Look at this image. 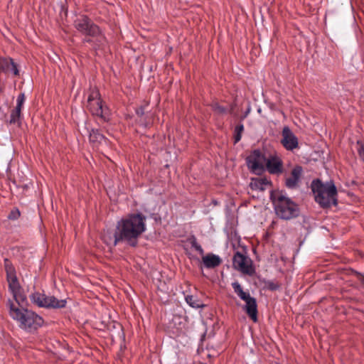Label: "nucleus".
<instances>
[{
	"label": "nucleus",
	"instance_id": "1",
	"mask_svg": "<svg viewBox=\"0 0 364 364\" xmlns=\"http://www.w3.org/2000/svg\"><path fill=\"white\" fill-rule=\"evenodd\" d=\"M146 217L141 213L131 214L118 221L114 232L107 231L103 235L104 241L109 245L116 246L122 241L135 247L138 238L145 231Z\"/></svg>",
	"mask_w": 364,
	"mask_h": 364
},
{
	"label": "nucleus",
	"instance_id": "2",
	"mask_svg": "<svg viewBox=\"0 0 364 364\" xmlns=\"http://www.w3.org/2000/svg\"><path fill=\"white\" fill-rule=\"evenodd\" d=\"M9 315L19 323L21 328L32 332L43 326V319L41 316L28 309H20L9 301Z\"/></svg>",
	"mask_w": 364,
	"mask_h": 364
},
{
	"label": "nucleus",
	"instance_id": "3",
	"mask_svg": "<svg viewBox=\"0 0 364 364\" xmlns=\"http://www.w3.org/2000/svg\"><path fill=\"white\" fill-rule=\"evenodd\" d=\"M311 189L316 201L322 207L328 208L331 205H336L337 190L333 182L323 183L317 179L312 182Z\"/></svg>",
	"mask_w": 364,
	"mask_h": 364
},
{
	"label": "nucleus",
	"instance_id": "4",
	"mask_svg": "<svg viewBox=\"0 0 364 364\" xmlns=\"http://www.w3.org/2000/svg\"><path fill=\"white\" fill-rule=\"evenodd\" d=\"M276 214L282 219L290 220L296 218L299 214L298 205L288 197L279 192L271 194Z\"/></svg>",
	"mask_w": 364,
	"mask_h": 364
},
{
	"label": "nucleus",
	"instance_id": "5",
	"mask_svg": "<svg viewBox=\"0 0 364 364\" xmlns=\"http://www.w3.org/2000/svg\"><path fill=\"white\" fill-rule=\"evenodd\" d=\"M87 108L92 115L99 117L103 121L109 120L110 111L103 105V101L99 90L97 88H91L87 97Z\"/></svg>",
	"mask_w": 364,
	"mask_h": 364
},
{
	"label": "nucleus",
	"instance_id": "6",
	"mask_svg": "<svg viewBox=\"0 0 364 364\" xmlns=\"http://www.w3.org/2000/svg\"><path fill=\"white\" fill-rule=\"evenodd\" d=\"M4 269L6 273L9 288L14 299L18 304L23 303L26 297L22 293L21 287L16 277V269L11 262L8 259H4Z\"/></svg>",
	"mask_w": 364,
	"mask_h": 364
},
{
	"label": "nucleus",
	"instance_id": "7",
	"mask_svg": "<svg viewBox=\"0 0 364 364\" xmlns=\"http://www.w3.org/2000/svg\"><path fill=\"white\" fill-rule=\"evenodd\" d=\"M235 293L245 302L243 309L248 316L254 321H257V304L256 299L252 297L249 292L243 291L241 285L235 282L232 284Z\"/></svg>",
	"mask_w": 364,
	"mask_h": 364
},
{
	"label": "nucleus",
	"instance_id": "8",
	"mask_svg": "<svg viewBox=\"0 0 364 364\" xmlns=\"http://www.w3.org/2000/svg\"><path fill=\"white\" fill-rule=\"evenodd\" d=\"M31 299L37 306L45 308H63L67 303L65 299L59 300L53 296H46L39 292L32 294Z\"/></svg>",
	"mask_w": 364,
	"mask_h": 364
},
{
	"label": "nucleus",
	"instance_id": "9",
	"mask_svg": "<svg viewBox=\"0 0 364 364\" xmlns=\"http://www.w3.org/2000/svg\"><path fill=\"white\" fill-rule=\"evenodd\" d=\"M266 156L259 150L253 151L247 157V164L249 169L257 174H260L264 170Z\"/></svg>",
	"mask_w": 364,
	"mask_h": 364
},
{
	"label": "nucleus",
	"instance_id": "10",
	"mask_svg": "<svg viewBox=\"0 0 364 364\" xmlns=\"http://www.w3.org/2000/svg\"><path fill=\"white\" fill-rule=\"evenodd\" d=\"M232 266L244 274L251 276L255 273L252 260L239 252H237L233 257Z\"/></svg>",
	"mask_w": 364,
	"mask_h": 364
},
{
	"label": "nucleus",
	"instance_id": "11",
	"mask_svg": "<svg viewBox=\"0 0 364 364\" xmlns=\"http://www.w3.org/2000/svg\"><path fill=\"white\" fill-rule=\"evenodd\" d=\"M77 31L87 36H95L100 33L99 27L94 24L87 16H80L75 21Z\"/></svg>",
	"mask_w": 364,
	"mask_h": 364
},
{
	"label": "nucleus",
	"instance_id": "12",
	"mask_svg": "<svg viewBox=\"0 0 364 364\" xmlns=\"http://www.w3.org/2000/svg\"><path fill=\"white\" fill-rule=\"evenodd\" d=\"M280 142L288 151H293L299 147L298 138L287 126H285L282 129Z\"/></svg>",
	"mask_w": 364,
	"mask_h": 364
},
{
	"label": "nucleus",
	"instance_id": "13",
	"mask_svg": "<svg viewBox=\"0 0 364 364\" xmlns=\"http://www.w3.org/2000/svg\"><path fill=\"white\" fill-rule=\"evenodd\" d=\"M265 168L269 173L279 175L283 171L282 160L277 154H271L266 158Z\"/></svg>",
	"mask_w": 364,
	"mask_h": 364
},
{
	"label": "nucleus",
	"instance_id": "14",
	"mask_svg": "<svg viewBox=\"0 0 364 364\" xmlns=\"http://www.w3.org/2000/svg\"><path fill=\"white\" fill-rule=\"evenodd\" d=\"M303 173V168L301 166H295L290 173L287 175L285 185L289 188H294L298 186Z\"/></svg>",
	"mask_w": 364,
	"mask_h": 364
},
{
	"label": "nucleus",
	"instance_id": "15",
	"mask_svg": "<svg viewBox=\"0 0 364 364\" xmlns=\"http://www.w3.org/2000/svg\"><path fill=\"white\" fill-rule=\"evenodd\" d=\"M24 93H21L17 97V104L16 107L11 111L10 117V124H15L18 122L21 117V112L22 106L25 102Z\"/></svg>",
	"mask_w": 364,
	"mask_h": 364
},
{
	"label": "nucleus",
	"instance_id": "16",
	"mask_svg": "<svg viewBox=\"0 0 364 364\" xmlns=\"http://www.w3.org/2000/svg\"><path fill=\"white\" fill-rule=\"evenodd\" d=\"M250 186L252 190L263 191L272 187V182L266 178H252Z\"/></svg>",
	"mask_w": 364,
	"mask_h": 364
},
{
	"label": "nucleus",
	"instance_id": "17",
	"mask_svg": "<svg viewBox=\"0 0 364 364\" xmlns=\"http://www.w3.org/2000/svg\"><path fill=\"white\" fill-rule=\"evenodd\" d=\"M10 70H12L15 75H18L17 66L11 58H0V72L7 73Z\"/></svg>",
	"mask_w": 364,
	"mask_h": 364
},
{
	"label": "nucleus",
	"instance_id": "18",
	"mask_svg": "<svg viewBox=\"0 0 364 364\" xmlns=\"http://www.w3.org/2000/svg\"><path fill=\"white\" fill-rule=\"evenodd\" d=\"M202 261L206 268L211 269L218 267L222 259L214 254H208L202 257Z\"/></svg>",
	"mask_w": 364,
	"mask_h": 364
},
{
	"label": "nucleus",
	"instance_id": "19",
	"mask_svg": "<svg viewBox=\"0 0 364 364\" xmlns=\"http://www.w3.org/2000/svg\"><path fill=\"white\" fill-rule=\"evenodd\" d=\"M89 140L95 147H98L99 145L107 142L106 138L100 133V131L94 129L90 132Z\"/></svg>",
	"mask_w": 364,
	"mask_h": 364
},
{
	"label": "nucleus",
	"instance_id": "20",
	"mask_svg": "<svg viewBox=\"0 0 364 364\" xmlns=\"http://www.w3.org/2000/svg\"><path fill=\"white\" fill-rule=\"evenodd\" d=\"M186 301L193 308H200L204 306L202 302L193 295H188L186 296Z\"/></svg>",
	"mask_w": 364,
	"mask_h": 364
},
{
	"label": "nucleus",
	"instance_id": "21",
	"mask_svg": "<svg viewBox=\"0 0 364 364\" xmlns=\"http://www.w3.org/2000/svg\"><path fill=\"white\" fill-rule=\"evenodd\" d=\"M244 130V127L242 124L237 125L235 129V143H237L242 136V133Z\"/></svg>",
	"mask_w": 364,
	"mask_h": 364
},
{
	"label": "nucleus",
	"instance_id": "22",
	"mask_svg": "<svg viewBox=\"0 0 364 364\" xmlns=\"http://www.w3.org/2000/svg\"><path fill=\"white\" fill-rule=\"evenodd\" d=\"M189 242L191 244V246L196 250L198 251L200 254L203 255V248L201 247V246L197 242V240L195 236H192L190 239H189Z\"/></svg>",
	"mask_w": 364,
	"mask_h": 364
},
{
	"label": "nucleus",
	"instance_id": "23",
	"mask_svg": "<svg viewBox=\"0 0 364 364\" xmlns=\"http://www.w3.org/2000/svg\"><path fill=\"white\" fill-rule=\"evenodd\" d=\"M212 109L214 112L218 114H223L226 112V109L220 105H219L217 102L213 103L211 105Z\"/></svg>",
	"mask_w": 364,
	"mask_h": 364
},
{
	"label": "nucleus",
	"instance_id": "24",
	"mask_svg": "<svg viewBox=\"0 0 364 364\" xmlns=\"http://www.w3.org/2000/svg\"><path fill=\"white\" fill-rule=\"evenodd\" d=\"M20 215H21V213H20L19 210L18 208H14L10 212V213L8 216V218L9 220H17L20 217Z\"/></svg>",
	"mask_w": 364,
	"mask_h": 364
},
{
	"label": "nucleus",
	"instance_id": "25",
	"mask_svg": "<svg viewBox=\"0 0 364 364\" xmlns=\"http://www.w3.org/2000/svg\"><path fill=\"white\" fill-rule=\"evenodd\" d=\"M356 274L358 276V279L360 280V282L364 284V276L360 274V273L356 272Z\"/></svg>",
	"mask_w": 364,
	"mask_h": 364
}]
</instances>
